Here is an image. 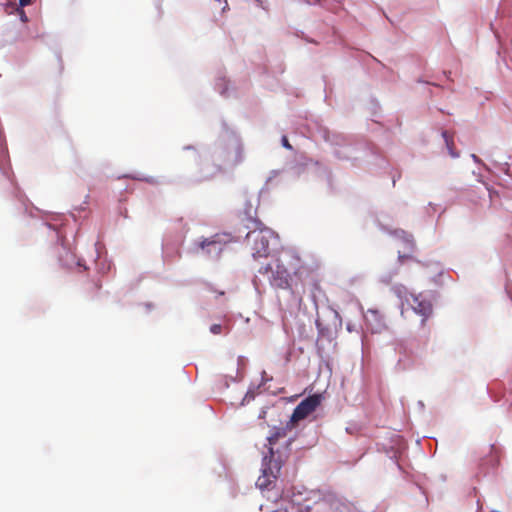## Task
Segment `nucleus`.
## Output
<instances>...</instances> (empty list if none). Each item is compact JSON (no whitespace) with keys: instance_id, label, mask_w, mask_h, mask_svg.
Listing matches in <instances>:
<instances>
[{"instance_id":"20e7f679","label":"nucleus","mask_w":512,"mask_h":512,"mask_svg":"<svg viewBox=\"0 0 512 512\" xmlns=\"http://www.w3.org/2000/svg\"><path fill=\"white\" fill-rule=\"evenodd\" d=\"M407 302L415 313L423 317L422 323L432 314L431 302L424 299L422 295H411Z\"/></svg>"},{"instance_id":"f03ea898","label":"nucleus","mask_w":512,"mask_h":512,"mask_svg":"<svg viewBox=\"0 0 512 512\" xmlns=\"http://www.w3.org/2000/svg\"><path fill=\"white\" fill-rule=\"evenodd\" d=\"M252 226L247 225L251 229L246 239L248 244L251 245V251L254 258L267 257L269 255V243L273 232L265 227L259 220H252Z\"/></svg>"},{"instance_id":"6e6552de","label":"nucleus","mask_w":512,"mask_h":512,"mask_svg":"<svg viewBox=\"0 0 512 512\" xmlns=\"http://www.w3.org/2000/svg\"><path fill=\"white\" fill-rule=\"evenodd\" d=\"M442 136L444 138L446 147L448 149V153L451 157L457 158L459 157V152L456 151L453 136L448 131H443Z\"/></svg>"},{"instance_id":"f257e3e1","label":"nucleus","mask_w":512,"mask_h":512,"mask_svg":"<svg viewBox=\"0 0 512 512\" xmlns=\"http://www.w3.org/2000/svg\"><path fill=\"white\" fill-rule=\"evenodd\" d=\"M301 276L307 269L301 259L294 253H286L283 258H277L273 262L262 266L259 273L266 276L271 286L279 289L290 288L291 274Z\"/></svg>"},{"instance_id":"ddd939ff","label":"nucleus","mask_w":512,"mask_h":512,"mask_svg":"<svg viewBox=\"0 0 512 512\" xmlns=\"http://www.w3.org/2000/svg\"><path fill=\"white\" fill-rule=\"evenodd\" d=\"M209 290L212 291V292H215V293H218L220 296L224 295V291H216L215 289H213L212 287H209Z\"/></svg>"},{"instance_id":"39448f33","label":"nucleus","mask_w":512,"mask_h":512,"mask_svg":"<svg viewBox=\"0 0 512 512\" xmlns=\"http://www.w3.org/2000/svg\"><path fill=\"white\" fill-rule=\"evenodd\" d=\"M282 468V461L279 459L274 458V454H270V456H265L263 458L262 462V472L263 473H269L270 476H272L273 479H277L280 470Z\"/></svg>"},{"instance_id":"1a4fd4ad","label":"nucleus","mask_w":512,"mask_h":512,"mask_svg":"<svg viewBox=\"0 0 512 512\" xmlns=\"http://www.w3.org/2000/svg\"><path fill=\"white\" fill-rule=\"evenodd\" d=\"M275 481L276 479H273L272 476L269 475V473L262 472V474L258 477L256 481V485L260 489H267Z\"/></svg>"},{"instance_id":"423d86ee","label":"nucleus","mask_w":512,"mask_h":512,"mask_svg":"<svg viewBox=\"0 0 512 512\" xmlns=\"http://www.w3.org/2000/svg\"><path fill=\"white\" fill-rule=\"evenodd\" d=\"M287 430V427H278L273 430L271 435L268 437L269 454H274V445L278 442L279 439L285 438L287 436Z\"/></svg>"},{"instance_id":"0eeeda50","label":"nucleus","mask_w":512,"mask_h":512,"mask_svg":"<svg viewBox=\"0 0 512 512\" xmlns=\"http://www.w3.org/2000/svg\"><path fill=\"white\" fill-rule=\"evenodd\" d=\"M222 243H224V241L222 240L221 236L214 235L211 238L202 240L199 246L203 250L209 247H213L217 252H220L222 249Z\"/></svg>"},{"instance_id":"9b49d317","label":"nucleus","mask_w":512,"mask_h":512,"mask_svg":"<svg viewBox=\"0 0 512 512\" xmlns=\"http://www.w3.org/2000/svg\"><path fill=\"white\" fill-rule=\"evenodd\" d=\"M282 145H283L285 148H287V149H289V150H292V146H291V144L289 143V141H288V139H287V137H286V136H283V137H282Z\"/></svg>"},{"instance_id":"f8f14e48","label":"nucleus","mask_w":512,"mask_h":512,"mask_svg":"<svg viewBox=\"0 0 512 512\" xmlns=\"http://www.w3.org/2000/svg\"><path fill=\"white\" fill-rule=\"evenodd\" d=\"M31 2H32V0H19V5H20L21 7H25V6L30 5V4H31Z\"/></svg>"},{"instance_id":"7ed1b4c3","label":"nucleus","mask_w":512,"mask_h":512,"mask_svg":"<svg viewBox=\"0 0 512 512\" xmlns=\"http://www.w3.org/2000/svg\"><path fill=\"white\" fill-rule=\"evenodd\" d=\"M321 401L322 396L320 394H314L302 400L294 409L291 416V422L297 423L298 421L305 419L316 410V408L321 404Z\"/></svg>"},{"instance_id":"9d476101","label":"nucleus","mask_w":512,"mask_h":512,"mask_svg":"<svg viewBox=\"0 0 512 512\" xmlns=\"http://www.w3.org/2000/svg\"><path fill=\"white\" fill-rule=\"evenodd\" d=\"M222 330H223V327L221 324H213L211 327H210V331L211 333L217 335V334H220L222 333Z\"/></svg>"},{"instance_id":"4468645a","label":"nucleus","mask_w":512,"mask_h":512,"mask_svg":"<svg viewBox=\"0 0 512 512\" xmlns=\"http://www.w3.org/2000/svg\"><path fill=\"white\" fill-rule=\"evenodd\" d=\"M21 14H22V16H21L22 20H24V21H25V20H26V16H25V13H24V11H23V10L21 11Z\"/></svg>"}]
</instances>
